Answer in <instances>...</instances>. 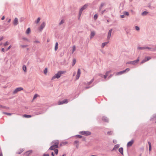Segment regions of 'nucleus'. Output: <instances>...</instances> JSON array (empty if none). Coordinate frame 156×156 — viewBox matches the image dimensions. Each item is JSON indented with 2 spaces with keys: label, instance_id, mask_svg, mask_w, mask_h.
<instances>
[{
  "label": "nucleus",
  "instance_id": "nucleus-1",
  "mask_svg": "<svg viewBox=\"0 0 156 156\" xmlns=\"http://www.w3.org/2000/svg\"><path fill=\"white\" fill-rule=\"evenodd\" d=\"M66 73V71H58V73L55 74L52 78L51 80H53L55 78L58 79L61 76L62 74H63L64 73Z\"/></svg>",
  "mask_w": 156,
  "mask_h": 156
},
{
  "label": "nucleus",
  "instance_id": "nucleus-2",
  "mask_svg": "<svg viewBox=\"0 0 156 156\" xmlns=\"http://www.w3.org/2000/svg\"><path fill=\"white\" fill-rule=\"evenodd\" d=\"M87 4H85L80 8V10L79 14V18H80L81 16L83 11L87 7Z\"/></svg>",
  "mask_w": 156,
  "mask_h": 156
},
{
  "label": "nucleus",
  "instance_id": "nucleus-3",
  "mask_svg": "<svg viewBox=\"0 0 156 156\" xmlns=\"http://www.w3.org/2000/svg\"><path fill=\"white\" fill-rule=\"evenodd\" d=\"M45 23L44 22H42L38 28L39 30L41 32L45 26Z\"/></svg>",
  "mask_w": 156,
  "mask_h": 156
},
{
  "label": "nucleus",
  "instance_id": "nucleus-4",
  "mask_svg": "<svg viewBox=\"0 0 156 156\" xmlns=\"http://www.w3.org/2000/svg\"><path fill=\"white\" fill-rule=\"evenodd\" d=\"M130 70V69L129 68L126 69L125 70H123L116 73L115 74L116 75H121L122 74L126 73V72H128Z\"/></svg>",
  "mask_w": 156,
  "mask_h": 156
},
{
  "label": "nucleus",
  "instance_id": "nucleus-5",
  "mask_svg": "<svg viewBox=\"0 0 156 156\" xmlns=\"http://www.w3.org/2000/svg\"><path fill=\"white\" fill-rule=\"evenodd\" d=\"M139 61V58H138L136 60L128 62H127V64H130L133 65L137 64Z\"/></svg>",
  "mask_w": 156,
  "mask_h": 156
},
{
  "label": "nucleus",
  "instance_id": "nucleus-6",
  "mask_svg": "<svg viewBox=\"0 0 156 156\" xmlns=\"http://www.w3.org/2000/svg\"><path fill=\"white\" fill-rule=\"evenodd\" d=\"M80 133L85 136H88L91 134L90 132L89 131H82L80 132Z\"/></svg>",
  "mask_w": 156,
  "mask_h": 156
},
{
  "label": "nucleus",
  "instance_id": "nucleus-7",
  "mask_svg": "<svg viewBox=\"0 0 156 156\" xmlns=\"http://www.w3.org/2000/svg\"><path fill=\"white\" fill-rule=\"evenodd\" d=\"M52 144H53V145L56 147V148L58 147V145L59 144V141L58 140H54L52 142Z\"/></svg>",
  "mask_w": 156,
  "mask_h": 156
},
{
  "label": "nucleus",
  "instance_id": "nucleus-8",
  "mask_svg": "<svg viewBox=\"0 0 156 156\" xmlns=\"http://www.w3.org/2000/svg\"><path fill=\"white\" fill-rule=\"evenodd\" d=\"M23 90V88L22 87H19L17 88L14 91L13 93L14 94H16L17 92Z\"/></svg>",
  "mask_w": 156,
  "mask_h": 156
},
{
  "label": "nucleus",
  "instance_id": "nucleus-9",
  "mask_svg": "<svg viewBox=\"0 0 156 156\" xmlns=\"http://www.w3.org/2000/svg\"><path fill=\"white\" fill-rule=\"evenodd\" d=\"M68 102V100L67 99H64L62 101H59L58 102V105L63 104L65 103H67Z\"/></svg>",
  "mask_w": 156,
  "mask_h": 156
},
{
  "label": "nucleus",
  "instance_id": "nucleus-10",
  "mask_svg": "<svg viewBox=\"0 0 156 156\" xmlns=\"http://www.w3.org/2000/svg\"><path fill=\"white\" fill-rule=\"evenodd\" d=\"M81 74V71L80 69H78L77 70V74L76 76V80H78L80 77V74Z\"/></svg>",
  "mask_w": 156,
  "mask_h": 156
},
{
  "label": "nucleus",
  "instance_id": "nucleus-11",
  "mask_svg": "<svg viewBox=\"0 0 156 156\" xmlns=\"http://www.w3.org/2000/svg\"><path fill=\"white\" fill-rule=\"evenodd\" d=\"M112 29H110L108 33V36L107 37V39L109 40L110 39L111 36V34L112 33Z\"/></svg>",
  "mask_w": 156,
  "mask_h": 156
},
{
  "label": "nucleus",
  "instance_id": "nucleus-12",
  "mask_svg": "<svg viewBox=\"0 0 156 156\" xmlns=\"http://www.w3.org/2000/svg\"><path fill=\"white\" fill-rule=\"evenodd\" d=\"M134 143V140H132L128 142L127 144V147H131Z\"/></svg>",
  "mask_w": 156,
  "mask_h": 156
},
{
  "label": "nucleus",
  "instance_id": "nucleus-13",
  "mask_svg": "<svg viewBox=\"0 0 156 156\" xmlns=\"http://www.w3.org/2000/svg\"><path fill=\"white\" fill-rule=\"evenodd\" d=\"M18 20L17 18H15L13 22V24L16 26L18 24Z\"/></svg>",
  "mask_w": 156,
  "mask_h": 156
},
{
  "label": "nucleus",
  "instance_id": "nucleus-14",
  "mask_svg": "<svg viewBox=\"0 0 156 156\" xmlns=\"http://www.w3.org/2000/svg\"><path fill=\"white\" fill-rule=\"evenodd\" d=\"M32 150L28 151L24 153V155L25 156H29L32 153Z\"/></svg>",
  "mask_w": 156,
  "mask_h": 156
},
{
  "label": "nucleus",
  "instance_id": "nucleus-15",
  "mask_svg": "<svg viewBox=\"0 0 156 156\" xmlns=\"http://www.w3.org/2000/svg\"><path fill=\"white\" fill-rule=\"evenodd\" d=\"M105 5V2H102L101 3V5L99 7V11H100L102 7L104 5Z\"/></svg>",
  "mask_w": 156,
  "mask_h": 156
},
{
  "label": "nucleus",
  "instance_id": "nucleus-16",
  "mask_svg": "<svg viewBox=\"0 0 156 156\" xmlns=\"http://www.w3.org/2000/svg\"><path fill=\"white\" fill-rule=\"evenodd\" d=\"M95 34V32L94 31H91L90 34V38H92Z\"/></svg>",
  "mask_w": 156,
  "mask_h": 156
},
{
  "label": "nucleus",
  "instance_id": "nucleus-17",
  "mask_svg": "<svg viewBox=\"0 0 156 156\" xmlns=\"http://www.w3.org/2000/svg\"><path fill=\"white\" fill-rule=\"evenodd\" d=\"M108 43H109V42L108 41V42H104V43H102V44L101 46V48H104V47L106 45H107Z\"/></svg>",
  "mask_w": 156,
  "mask_h": 156
},
{
  "label": "nucleus",
  "instance_id": "nucleus-18",
  "mask_svg": "<svg viewBox=\"0 0 156 156\" xmlns=\"http://www.w3.org/2000/svg\"><path fill=\"white\" fill-rule=\"evenodd\" d=\"M119 151L120 153L123 155V148L122 147H120L119 150Z\"/></svg>",
  "mask_w": 156,
  "mask_h": 156
},
{
  "label": "nucleus",
  "instance_id": "nucleus-19",
  "mask_svg": "<svg viewBox=\"0 0 156 156\" xmlns=\"http://www.w3.org/2000/svg\"><path fill=\"white\" fill-rule=\"evenodd\" d=\"M102 119L105 122H108V119L106 117H103L102 118Z\"/></svg>",
  "mask_w": 156,
  "mask_h": 156
},
{
  "label": "nucleus",
  "instance_id": "nucleus-20",
  "mask_svg": "<svg viewBox=\"0 0 156 156\" xmlns=\"http://www.w3.org/2000/svg\"><path fill=\"white\" fill-rule=\"evenodd\" d=\"M111 70H110V71H107L106 73L105 74V79H106L107 78V76H108L109 73H111Z\"/></svg>",
  "mask_w": 156,
  "mask_h": 156
},
{
  "label": "nucleus",
  "instance_id": "nucleus-21",
  "mask_svg": "<svg viewBox=\"0 0 156 156\" xmlns=\"http://www.w3.org/2000/svg\"><path fill=\"white\" fill-rule=\"evenodd\" d=\"M148 12L146 11L143 12L142 13L141 15L143 16L146 15Z\"/></svg>",
  "mask_w": 156,
  "mask_h": 156
},
{
  "label": "nucleus",
  "instance_id": "nucleus-22",
  "mask_svg": "<svg viewBox=\"0 0 156 156\" xmlns=\"http://www.w3.org/2000/svg\"><path fill=\"white\" fill-rule=\"evenodd\" d=\"M151 58V57L149 56H146L144 58L146 61L147 62Z\"/></svg>",
  "mask_w": 156,
  "mask_h": 156
},
{
  "label": "nucleus",
  "instance_id": "nucleus-23",
  "mask_svg": "<svg viewBox=\"0 0 156 156\" xmlns=\"http://www.w3.org/2000/svg\"><path fill=\"white\" fill-rule=\"evenodd\" d=\"M119 144H116L115 146L113 148V150L118 149L119 148Z\"/></svg>",
  "mask_w": 156,
  "mask_h": 156
},
{
  "label": "nucleus",
  "instance_id": "nucleus-24",
  "mask_svg": "<svg viewBox=\"0 0 156 156\" xmlns=\"http://www.w3.org/2000/svg\"><path fill=\"white\" fill-rule=\"evenodd\" d=\"M58 42L56 43L55 44V51H56L57 50L58 48Z\"/></svg>",
  "mask_w": 156,
  "mask_h": 156
},
{
  "label": "nucleus",
  "instance_id": "nucleus-25",
  "mask_svg": "<svg viewBox=\"0 0 156 156\" xmlns=\"http://www.w3.org/2000/svg\"><path fill=\"white\" fill-rule=\"evenodd\" d=\"M30 28H28L27 30L26 31V33L27 34H29L30 33Z\"/></svg>",
  "mask_w": 156,
  "mask_h": 156
},
{
  "label": "nucleus",
  "instance_id": "nucleus-26",
  "mask_svg": "<svg viewBox=\"0 0 156 156\" xmlns=\"http://www.w3.org/2000/svg\"><path fill=\"white\" fill-rule=\"evenodd\" d=\"M148 145H149V151H150L151 150V144L150 142H148Z\"/></svg>",
  "mask_w": 156,
  "mask_h": 156
},
{
  "label": "nucleus",
  "instance_id": "nucleus-27",
  "mask_svg": "<svg viewBox=\"0 0 156 156\" xmlns=\"http://www.w3.org/2000/svg\"><path fill=\"white\" fill-rule=\"evenodd\" d=\"M123 13L124 15L128 16L129 15V13L128 12L126 11H124L123 12Z\"/></svg>",
  "mask_w": 156,
  "mask_h": 156
},
{
  "label": "nucleus",
  "instance_id": "nucleus-28",
  "mask_svg": "<svg viewBox=\"0 0 156 156\" xmlns=\"http://www.w3.org/2000/svg\"><path fill=\"white\" fill-rule=\"evenodd\" d=\"M156 118V114H154L153 115V117L152 118H151L150 119L151 120H154V119Z\"/></svg>",
  "mask_w": 156,
  "mask_h": 156
},
{
  "label": "nucleus",
  "instance_id": "nucleus-29",
  "mask_svg": "<svg viewBox=\"0 0 156 156\" xmlns=\"http://www.w3.org/2000/svg\"><path fill=\"white\" fill-rule=\"evenodd\" d=\"M23 69L25 72H27V67L26 66L23 65Z\"/></svg>",
  "mask_w": 156,
  "mask_h": 156
},
{
  "label": "nucleus",
  "instance_id": "nucleus-30",
  "mask_svg": "<svg viewBox=\"0 0 156 156\" xmlns=\"http://www.w3.org/2000/svg\"><path fill=\"white\" fill-rule=\"evenodd\" d=\"M64 23V20L63 19L59 23V25L60 26Z\"/></svg>",
  "mask_w": 156,
  "mask_h": 156
},
{
  "label": "nucleus",
  "instance_id": "nucleus-31",
  "mask_svg": "<svg viewBox=\"0 0 156 156\" xmlns=\"http://www.w3.org/2000/svg\"><path fill=\"white\" fill-rule=\"evenodd\" d=\"M40 20H41V18H40V17H38V18H37V20L36 21H35V22L37 24V23H39V22H40Z\"/></svg>",
  "mask_w": 156,
  "mask_h": 156
},
{
  "label": "nucleus",
  "instance_id": "nucleus-32",
  "mask_svg": "<svg viewBox=\"0 0 156 156\" xmlns=\"http://www.w3.org/2000/svg\"><path fill=\"white\" fill-rule=\"evenodd\" d=\"M32 116L31 115H23V117L27 118H29L31 117Z\"/></svg>",
  "mask_w": 156,
  "mask_h": 156
},
{
  "label": "nucleus",
  "instance_id": "nucleus-33",
  "mask_svg": "<svg viewBox=\"0 0 156 156\" xmlns=\"http://www.w3.org/2000/svg\"><path fill=\"white\" fill-rule=\"evenodd\" d=\"M22 39L25 41H26L28 42H30V41L29 40H28V39H27V38L24 37L22 38Z\"/></svg>",
  "mask_w": 156,
  "mask_h": 156
},
{
  "label": "nucleus",
  "instance_id": "nucleus-34",
  "mask_svg": "<svg viewBox=\"0 0 156 156\" xmlns=\"http://www.w3.org/2000/svg\"><path fill=\"white\" fill-rule=\"evenodd\" d=\"M76 50V46L75 45H74L73 46V50L72 51V53H73L74 51H75Z\"/></svg>",
  "mask_w": 156,
  "mask_h": 156
},
{
  "label": "nucleus",
  "instance_id": "nucleus-35",
  "mask_svg": "<svg viewBox=\"0 0 156 156\" xmlns=\"http://www.w3.org/2000/svg\"><path fill=\"white\" fill-rule=\"evenodd\" d=\"M28 46L27 45H21L20 46V47L23 48H25Z\"/></svg>",
  "mask_w": 156,
  "mask_h": 156
},
{
  "label": "nucleus",
  "instance_id": "nucleus-36",
  "mask_svg": "<svg viewBox=\"0 0 156 156\" xmlns=\"http://www.w3.org/2000/svg\"><path fill=\"white\" fill-rule=\"evenodd\" d=\"M76 61L75 59H73V63H72V66H73L75 65V63H76Z\"/></svg>",
  "mask_w": 156,
  "mask_h": 156
},
{
  "label": "nucleus",
  "instance_id": "nucleus-37",
  "mask_svg": "<svg viewBox=\"0 0 156 156\" xmlns=\"http://www.w3.org/2000/svg\"><path fill=\"white\" fill-rule=\"evenodd\" d=\"M55 146H54L53 145L51 146L50 148L49 149L51 150H55Z\"/></svg>",
  "mask_w": 156,
  "mask_h": 156
},
{
  "label": "nucleus",
  "instance_id": "nucleus-38",
  "mask_svg": "<svg viewBox=\"0 0 156 156\" xmlns=\"http://www.w3.org/2000/svg\"><path fill=\"white\" fill-rule=\"evenodd\" d=\"M94 79H92L90 80V81L89 82L87 83L88 85H89L90 84L93 82L94 81Z\"/></svg>",
  "mask_w": 156,
  "mask_h": 156
},
{
  "label": "nucleus",
  "instance_id": "nucleus-39",
  "mask_svg": "<svg viewBox=\"0 0 156 156\" xmlns=\"http://www.w3.org/2000/svg\"><path fill=\"white\" fill-rule=\"evenodd\" d=\"M135 29L137 31H139L140 30V28L137 26H135Z\"/></svg>",
  "mask_w": 156,
  "mask_h": 156
},
{
  "label": "nucleus",
  "instance_id": "nucleus-40",
  "mask_svg": "<svg viewBox=\"0 0 156 156\" xmlns=\"http://www.w3.org/2000/svg\"><path fill=\"white\" fill-rule=\"evenodd\" d=\"M98 17V15L97 14H95L94 16V20H96L97 19Z\"/></svg>",
  "mask_w": 156,
  "mask_h": 156
},
{
  "label": "nucleus",
  "instance_id": "nucleus-41",
  "mask_svg": "<svg viewBox=\"0 0 156 156\" xmlns=\"http://www.w3.org/2000/svg\"><path fill=\"white\" fill-rule=\"evenodd\" d=\"M99 76H100L101 77H102V78H104L105 79V75H102L101 74H98Z\"/></svg>",
  "mask_w": 156,
  "mask_h": 156
},
{
  "label": "nucleus",
  "instance_id": "nucleus-42",
  "mask_svg": "<svg viewBox=\"0 0 156 156\" xmlns=\"http://www.w3.org/2000/svg\"><path fill=\"white\" fill-rule=\"evenodd\" d=\"M56 154H57L58 152V150L57 149H55L54 150Z\"/></svg>",
  "mask_w": 156,
  "mask_h": 156
},
{
  "label": "nucleus",
  "instance_id": "nucleus-43",
  "mask_svg": "<svg viewBox=\"0 0 156 156\" xmlns=\"http://www.w3.org/2000/svg\"><path fill=\"white\" fill-rule=\"evenodd\" d=\"M148 6L151 9H153L154 8V7L151 6L150 5H149Z\"/></svg>",
  "mask_w": 156,
  "mask_h": 156
},
{
  "label": "nucleus",
  "instance_id": "nucleus-44",
  "mask_svg": "<svg viewBox=\"0 0 156 156\" xmlns=\"http://www.w3.org/2000/svg\"><path fill=\"white\" fill-rule=\"evenodd\" d=\"M112 131H108L107 132V134L108 135H111L112 134Z\"/></svg>",
  "mask_w": 156,
  "mask_h": 156
},
{
  "label": "nucleus",
  "instance_id": "nucleus-45",
  "mask_svg": "<svg viewBox=\"0 0 156 156\" xmlns=\"http://www.w3.org/2000/svg\"><path fill=\"white\" fill-rule=\"evenodd\" d=\"M47 71H48L47 69L46 68L44 70V73L45 74H46L47 73Z\"/></svg>",
  "mask_w": 156,
  "mask_h": 156
},
{
  "label": "nucleus",
  "instance_id": "nucleus-46",
  "mask_svg": "<svg viewBox=\"0 0 156 156\" xmlns=\"http://www.w3.org/2000/svg\"><path fill=\"white\" fill-rule=\"evenodd\" d=\"M3 113L4 114H6V115H11V114H12L11 113H7V112H3Z\"/></svg>",
  "mask_w": 156,
  "mask_h": 156
},
{
  "label": "nucleus",
  "instance_id": "nucleus-47",
  "mask_svg": "<svg viewBox=\"0 0 156 156\" xmlns=\"http://www.w3.org/2000/svg\"><path fill=\"white\" fill-rule=\"evenodd\" d=\"M34 43H40V41L37 40H35L34 41Z\"/></svg>",
  "mask_w": 156,
  "mask_h": 156
},
{
  "label": "nucleus",
  "instance_id": "nucleus-48",
  "mask_svg": "<svg viewBox=\"0 0 156 156\" xmlns=\"http://www.w3.org/2000/svg\"><path fill=\"white\" fill-rule=\"evenodd\" d=\"M38 96V95L37 94H35L34 96L33 99H35Z\"/></svg>",
  "mask_w": 156,
  "mask_h": 156
},
{
  "label": "nucleus",
  "instance_id": "nucleus-49",
  "mask_svg": "<svg viewBox=\"0 0 156 156\" xmlns=\"http://www.w3.org/2000/svg\"><path fill=\"white\" fill-rule=\"evenodd\" d=\"M74 144H79V141H78V140H76L74 141Z\"/></svg>",
  "mask_w": 156,
  "mask_h": 156
},
{
  "label": "nucleus",
  "instance_id": "nucleus-50",
  "mask_svg": "<svg viewBox=\"0 0 156 156\" xmlns=\"http://www.w3.org/2000/svg\"><path fill=\"white\" fill-rule=\"evenodd\" d=\"M76 136H77L79 138H81L82 137V136L79 135H76Z\"/></svg>",
  "mask_w": 156,
  "mask_h": 156
},
{
  "label": "nucleus",
  "instance_id": "nucleus-51",
  "mask_svg": "<svg viewBox=\"0 0 156 156\" xmlns=\"http://www.w3.org/2000/svg\"><path fill=\"white\" fill-rule=\"evenodd\" d=\"M42 113H41V112H36V115H38L39 114H41Z\"/></svg>",
  "mask_w": 156,
  "mask_h": 156
},
{
  "label": "nucleus",
  "instance_id": "nucleus-52",
  "mask_svg": "<svg viewBox=\"0 0 156 156\" xmlns=\"http://www.w3.org/2000/svg\"><path fill=\"white\" fill-rule=\"evenodd\" d=\"M9 44V42L8 41H6L4 44V45L5 46H7Z\"/></svg>",
  "mask_w": 156,
  "mask_h": 156
},
{
  "label": "nucleus",
  "instance_id": "nucleus-53",
  "mask_svg": "<svg viewBox=\"0 0 156 156\" xmlns=\"http://www.w3.org/2000/svg\"><path fill=\"white\" fill-rule=\"evenodd\" d=\"M145 62H146V61L144 59L140 63L141 64H143V63H144Z\"/></svg>",
  "mask_w": 156,
  "mask_h": 156
},
{
  "label": "nucleus",
  "instance_id": "nucleus-54",
  "mask_svg": "<svg viewBox=\"0 0 156 156\" xmlns=\"http://www.w3.org/2000/svg\"><path fill=\"white\" fill-rule=\"evenodd\" d=\"M113 141L114 144H116L117 143V141L115 140H114Z\"/></svg>",
  "mask_w": 156,
  "mask_h": 156
},
{
  "label": "nucleus",
  "instance_id": "nucleus-55",
  "mask_svg": "<svg viewBox=\"0 0 156 156\" xmlns=\"http://www.w3.org/2000/svg\"><path fill=\"white\" fill-rule=\"evenodd\" d=\"M120 17H121V18H125V15L124 14L123 15H120Z\"/></svg>",
  "mask_w": 156,
  "mask_h": 156
},
{
  "label": "nucleus",
  "instance_id": "nucleus-56",
  "mask_svg": "<svg viewBox=\"0 0 156 156\" xmlns=\"http://www.w3.org/2000/svg\"><path fill=\"white\" fill-rule=\"evenodd\" d=\"M11 47V45H10L8 48L7 49H6V51H8V50Z\"/></svg>",
  "mask_w": 156,
  "mask_h": 156
},
{
  "label": "nucleus",
  "instance_id": "nucleus-57",
  "mask_svg": "<svg viewBox=\"0 0 156 156\" xmlns=\"http://www.w3.org/2000/svg\"><path fill=\"white\" fill-rule=\"evenodd\" d=\"M49 156V155L48 154H44L43 155V156Z\"/></svg>",
  "mask_w": 156,
  "mask_h": 156
},
{
  "label": "nucleus",
  "instance_id": "nucleus-58",
  "mask_svg": "<svg viewBox=\"0 0 156 156\" xmlns=\"http://www.w3.org/2000/svg\"><path fill=\"white\" fill-rule=\"evenodd\" d=\"M106 11V9L104 10L101 12V14H103L104 12Z\"/></svg>",
  "mask_w": 156,
  "mask_h": 156
},
{
  "label": "nucleus",
  "instance_id": "nucleus-59",
  "mask_svg": "<svg viewBox=\"0 0 156 156\" xmlns=\"http://www.w3.org/2000/svg\"><path fill=\"white\" fill-rule=\"evenodd\" d=\"M3 39V37H0V41H2V40Z\"/></svg>",
  "mask_w": 156,
  "mask_h": 156
},
{
  "label": "nucleus",
  "instance_id": "nucleus-60",
  "mask_svg": "<svg viewBox=\"0 0 156 156\" xmlns=\"http://www.w3.org/2000/svg\"><path fill=\"white\" fill-rule=\"evenodd\" d=\"M76 148H78L79 147V144H76Z\"/></svg>",
  "mask_w": 156,
  "mask_h": 156
},
{
  "label": "nucleus",
  "instance_id": "nucleus-61",
  "mask_svg": "<svg viewBox=\"0 0 156 156\" xmlns=\"http://www.w3.org/2000/svg\"><path fill=\"white\" fill-rule=\"evenodd\" d=\"M68 143V142H63V144H67Z\"/></svg>",
  "mask_w": 156,
  "mask_h": 156
},
{
  "label": "nucleus",
  "instance_id": "nucleus-62",
  "mask_svg": "<svg viewBox=\"0 0 156 156\" xmlns=\"http://www.w3.org/2000/svg\"><path fill=\"white\" fill-rule=\"evenodd\" d=\"M112 76V74L110 75L108 77V79H109V78H111Z\"/></svg>",
  "mask_w": 156,
  "mask_h": 156
},
{
  "label": "nucleus",
  "instance_id": "nucleus-63",
  "mask_svg": "<svg viewBox=\"0 0 156 156\" xmlns=\"http://www.w3.org/2000/svg\"><path fill=\"white\" fill-rule=\"evenodd\" d=\"M5 19V16H3L1 18V20H4Z\"/></svg>",
  "mask_w": 156,
  "mask_h": 156
},
{
  "label": "nucleus",
  "instance_id": "nucleus-64",
  "mask_svg": "<svg viewBox=\"0 0 156 156\" xmlns=\"http://www.w3.org/2000/svg\"><path fill=\"white\" fill-rule=\"evenodd\" d=\"M1 50L3 52H4L5 51V50H4V48H2V49Z\"/></svg>",
  "mask_w": 156,
  "mask_h": 156
}]
</instances>
